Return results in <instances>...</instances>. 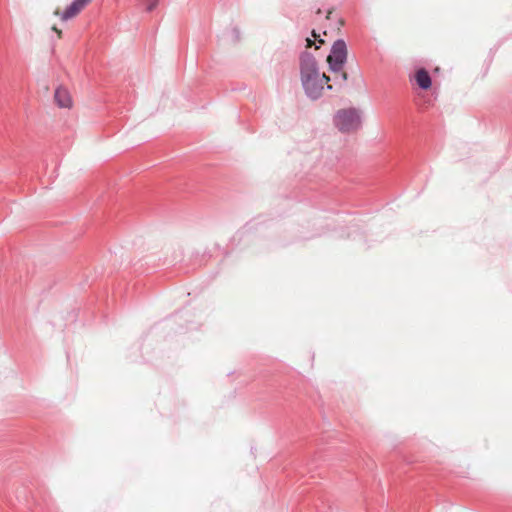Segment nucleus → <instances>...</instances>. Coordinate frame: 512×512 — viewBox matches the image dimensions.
Returning a JSON list of instances; mask_svg holds the SVG:
<instances>
[{
	"instance_id": "6e6552de",
	"label": "nucleus",
	"mask_w": 512,
	"mask_h": 512,
	"mask_svg": "<svg viewBox=\"0 0 512 512\" xmlns=\"http://www.w3.org/2000/svg\"><path fill=\"white\" fill-rule=\"evenodd\" d=\"M347 79V73L341 70L340 75L335 77V85L338 86L339 88H342L345 85Z\"/></svg>"
},
{
	"instance_id": "f8f14e48",
	"label": "nucleus",
	"mask_w": 512,
	"mask_h": 512,
	"mask_svg": "<svg viewBox=\"0 0 512 512\" xmlns=\"http://www.w3.org/2000/svg\"><path fill=\"white\" fill-rule=\"evenodd\" d=\"M53 30L57 31L59 34L61 33L60 31H58V30L56 29V27H53Z\"/></svg>"
},
{
	"instance_id": "f257e3e1",
	"label": "nucleus",
	"mask_w": 512,
	"mask_h": 512,
	"mask_svg": "<svg viewBox=\"0 0 512 512\" xmlns=\"http://www.w3.org/2000/svg\"><path fill=\"white\" fill-rule=\"evenodd\" d=\"M300 79L303 90L311 100H318L323 95L325 86L319 79V66L312 53L303 51L299 55Z\"/></svg>"
},
{
	"instance_id": "9b49d317",
	"label": "nucleus",
	"mask_w": 512,
	"mask_h": 512,
	"mask_svg": "<svg viewBox=\"0 0 512 512\" xmlns=\"http://www.w3.org/2000/svg\"><path fill=\"white\" fill-rule=\"evenodd\" d=\"M232 32H233V35H234L235 39L238 41L239 38H240V31H239V29L235 27V28H233Z\"/></svg>"
},
{
	"instance_id": "39448f33",
	"label": "nucleus",
	"mask_w": 512,
	"mask_h": 512,
	"mask_svg": "<svg viewBox=\"0 0 512 512\" xmlns=\"http://www.w3.org/2000/svg\"><path fill=\"white\" fill-rule=\"evenodd\" d=\"M54 100L57 106L60 108H70L72 106L71 95L69 91L62 86H59L55 89Z\"/></svg>"
},
{
	"instance_id": "f03ea898",
	"label": "nucleus",
	"mask_w": 512,
	"mask_h": 512,
	"mask_svg": "<svg viewBox=\"0 0 512 512\" xmlns=\"http://www.w3.org/2000/svg\"><path fill=\"white\" fill-rule=\"evenodd\" d=\"M334 126L342 133H350L361 127L362 121L356 108L339 109L333 117Z\"/></svg>"
},
{
	"instance_id": "7ed1b4c3",
	"label": "nucleus",
	"mask_w": 512,
	"mask_h": 512,
	"mask_svg": "<svg viewBox=\"0 0 512 512\" xmlns=\"http://www.w3.org/2000/svg\"><path fill=\"white\" fill-rule=\"evenodd\" d=\"M347 45L343 39H337L331 47L327 56L329 70L333 73H339L347 61Z\"/></svg>"
},
{
	"instance_id": "423d86ee",
	"label": "nucleus",
	"mask_w": 512,
	"mask_h": 512,
	"mask_svg": "<svg viewBox=\"0 0 512 512\" xmlns=\"http://www.w3.org/2000/svg\"><path fill=\"white\" fill-rule=\"evenodd\" d=\"M415 82L422 90H428L432 86V78L425 68H419L415 72Z\"/></svg>"
},
{
	"instance_id": "20e7f679",
	"label": "nucleus",
	"mask_w": 512,
	"mask_h": 512,
	"mask_svg": "<svg viewBox=\"0 0 512 512\" xmlns=\"http://www.w3.org/2000/svg\"><path fill=\"white\" fill-rule=\"evenodd\" d=\"M92 0H73L61 13V19L67 21L78 15Z\"/></svg>"
},
{
	"instance_id": "9d476101",
	"label": "nucleus",
	"mask_w": 512,
	"mask_h": 512,
	"mask_svg": "<svg viewBox=\"0 0 512 512\" xmlns=\"http://www.w3.org/2000/svg\"><path fill=\"white\" fill-rule=\"evenodd\" d=\"M159 0H148V4L146 6L147 12H152L158 5Z\"/></svg>"
},
{
	"instance_id": "0eeeda50",
	"label": "nucleus",
	"mask_w": 512,
	"mask_h": 512,
	"mask_svg": "<svg viewBox=\"0 0 512 512\" xmlns=\"http://www.w3.org/2000/svg\"><path fill=\"white\" fill-rule=\"evenodd\" d=\"M311 34L314 37V39L306 37V39H305L306 49H309L312 47H314L315 50L320 49L321 45L324 43V40L321 39L320 35L317 34L315 30H312Z\"/></svg>"
},
{
	"instance_id": "1a4fd4ad",
	"label": "nucleus",
	"mask_w": 512,
	"mask_h": 512,
	"mask_svg": "<svg viewBox=\"0 0 512 512\" xmlns=\"http://www.w3.org/2000/svg\"><path fill=\"white\" fill-rule=\"evenodd\" d=\"M319 79L322 80V83L323 85L325 86V88L327 90H333L334 86L329 84L331 78L329 76H327L326 74H320L319 73Z\"/></svg>"
}]
</instances>
